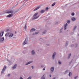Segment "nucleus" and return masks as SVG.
<instances>
[{"label":"nucleus","mask_w":79,"mask_h":79,"mask_svg":"<svg viewBox=\"0 0 79 79\" xmlns=\"http://www.w3.org/2000/svg\"><path fill=\"white\" fill-rule=\"evenodd\" d=\"M3 34L4 33L3 32H1L0 34V42H1V43H2V42L4 41V40H5L4 37H2L3 35Z\"/></svg>","instance_id":"obj_1"},{"label":"nucleus","mask_w":79,"mask_h":79,"mask_svg":"<svg viewBox=\"0 0 79 79\" xmlns=\"http://www.w3.org/2000/svg\"><path fill=\"white\" fill-rule=\"evenodd\" d=\"M28 40V38H26L25 39L24 42L23 43L24 45H26V44H27V42Z\"/></svg>","instance_id":"obj_2"},{"label":"nucleus","mask_w":79,"mask_h":79,"mask_svg":"<svg viewBox=\"0 0 79 79\" xmlns=\"http://www.w3.org/2000/svg\"><path fill=\"white\" fill-rule=\"evenodd\" d=\"M6 66H4L3 68L2 69V72H1V74H2V73H4V71H5V69H6Z\"/></svg>","instance_id":"obj_3"},{"label":"nucleus","mask_w":79,"mask_h":79,"mask_svg":"<svg viewBox=\"0 0 79 79\" xmlns=\"http://www.w3.org/2000/svg\"><path fill=\"white\" fill-rule=\"evenodd\" d=\"M13 13H11L10 14L6 16V18H10V17H12V16H13Z\"/></svg>","instance_id":"obj_4"},{"label":"nucleus","mask_w":79,"mask_h":79,"mask_svg":"<svg viewBox=\"0 0 79 79\" xmlns=\"http://www.w3.org/2000/svg\"><path fill=\"white\" fill-rule=\"evenodd\" d=\"M31 55H35V52L34 50H32L31 51Z\"/></svg>","instance_id":"obj_5"},{"label":"nucleus","mask_w":79,"mask_h":79,"mask_svg":"<svg viewBox=\"0 0 79 79\" xmlns=\"http://www.w3.org/2000/svg\"><path fill=\"white\" fill-rule=\"evenodd\" d=\"M6 13H7L8 14H10V13H13V11L10 10L9 11H7L6 12Z\"/></svg>","instance_id":"obj_6"},{"label":"nucleus","mask_w":79,"mask_h":79,"mask_svg":"<svg viewBox=\"0 0 79 79\" xmlns=\"http://www.w3.org/2000/svg\"><path fill=\"white\" fill-rule=\"evenodd\" d=\"M56 52H54L53 53V54L52 56L53 59H55V56L56 55Z\"/></svg>","instance_id":"obj_7"},{"label":"nucleus","mask_w":79,"mask_h":79,"mask_svg":"<svg viewBox=\"0 0 79 79\" xmlns=\"http://www.w3.org/2000/svg\"><path fill=\"white\" fill-rule=\"evenodd\" d=\"M14 35V34L13 33H11L10 34L9 36V37H12Z\"/></svg>","instance_id":"obj_8"},{"label":"nucleus","mask_w":79,"mask_h":79,"mask_svg":"<svg viewBox=\"0 0 79 79\" xmlns=\"http://www.w3.org/2000/svg\"><path fill=\"white\" fill-rule=\"evenodd\" d=\"M40 8V6H37L36 8H35L34 9V11H36V10H38V9H39Z\"/></svg>","instance_id":"obj_9"},{"label":"nucleus","mask_w":79,"mask_h":79,"mask_svg":"<svg viewBox=\"0 0 79 79\" xmlns=\"http://www.w3.org/2000/svg\"><path fill=\"white\" fill-rule=\"evenodd\" d=\"M39 15H38L37 16L33 18H32V20H33L34 19H37L38 18H39Z\"/></svg>","instance_id":"obj_10"},{"label":"nucleus","mask_w":79,"mask_h":79,"mask_svg":"<svg viewBox=\"0 0 79 79\" xmlns=\"http://www.w3.org/2000/svg\"><path fill=\"white\" fill-rule=\"evenodd\" d=\"M32 62H33L32 61L29 62H28L26 63L25 64V65H28V64H31V63H32Z\"/></svg>","instance_id":"obj_11"},{"label":"nucleus","mask_w":79,"mask_h":79,"mask_svg":"<svg viewBox=\"0 0 79 79\" xmlns=\"http://www.w3.org/2000/svg\"><path fill=\"white\" fill-rule=\"evenodd\" d=\"M68 26V24L66 23L64 25V30L66 29V27Z\"/></svg>","instance_id":"obj_12"},{"label":"nucleus","mask_w":79,"mask_h":79,"mask_svg":"<svg viewBox=\"0 0 79 79\" xmlns=\"http://www.w3.org/2000/svg\"><path fill=\"white\" fill-rule=\"evenodd\" d=\"M51 71L52 73L53 72V71H54V67H53L51 68Z\"/></svg>","instance_id":"obj_13"},{"label":"nucleus","mask_w":79,"mask_h":79,"mask_svg":"<svg viewBox=\"0 0 79 79\" xmlns=\"http://www.w3.org/2000/svg\"><path fill=\"white\" fill-rule=\"evenodd\" d=\"M17 66V64H15L14 65V66L12 67V69H16V67Z\"/></svg>","instance_id":"obj_14"},{"label":"nucleus","mask_w":79,"mask_h":79,"mask_svg":"<svg viewBox=\"0 0 79 79\" xmlns=\"http://www.w3.org/2000/svg\"><path fill=\"white\" fill-rule=\"evenodd\" d=\"M35 31V28H32L30 30V32H34Z\"/></svg>","instance_id":"obj_15"},{"label":"nucleus","mask_w":79,"mask_h":79,"mask_svg":"<svg viewBox=\"0 0 79 79\" xmlns=\"http://www.w3.org/2000/svg\"><path fill=\"white\" fill-rule=\"evenodd\" d=\"M71 19L73 21H75V20H76V18H75L74 17H72V18H71Z\"/></svg>","instance_id":"obj_16"},{"label":"nucleus","mask_w":79,"mask_h":79,"mask_svg":"<svg viewBox=\"0 0 79 79\" xmlns=\"http://www.w3.org/2000/svg\"><path fill=\"white\" fill-rule=\"evenodd\" d=\"M45 12V10H42L40 12V13H44Z\"/></svg>","instance_id":"obj_17"},{"label":"nucleus","mask_w":79,"mask_h":79,"mask_svg":"<svg viewBox=\"0 0 79 79\" xmlns=\"http://www.w3.org/2000/svg\"><path fill=\"white\" fill-rule=\"evenodd\" d=\"M26 27H27V23H26L25 25V26L24 27V29L25 30L26 29Z\"/></svg>","instance_id":"obj_18"},{"label":"nucleus","mask_w":79,"mask_h":79,"mask_svg":"<svg viewBox=\"0 0 79 79\" xmlns=\"http://www.w3.org/2000/svg\"><path fill=\"white\" fill-rule=\"evenodd\" d=\"M71 54L70 53L69 55V56H68V59H69L70 58V57H71Z\"/></svg>","instance_id":"obj_19"},{"label":"nucleus","mask_w":79,"mask_h":79,"mask_svg":"<svg viewBox=\"0 0 79 79\" xmlns=\"http://www.w3.org/2000/svg\"><path fill=\"white\" fill-rule=\"evenodd\" d=\"M44 76H45V74H44L43 76L42 77L41 79H45V78L44 77Z\"/></svg>","instance_id":"obj_20"},{"label":"nucleus","mask_w":79,"mask_h":79,"mask_svg":"<svg viewBox=\"0 0 79 79\" xmlns=\"http://www.w3.org/2000/svg\"><path fill=\"white\" fill-rule=\"evenodd\" d=\"M68 45V42L67 41L66 43L65 44V47H66L67 45Z\"/></svg>","instance_id":"obj_21"},{"label":"nucleus","mask_w":79,"mask_h":79,"mask_svg":"<svg viewBox=\"0 0 79 79\" xmlns=\"http://www.w3.org/2000/svg\"><path fill=\"white\" fill-rule=\"evenodd\" d=\"M38 15V13H36L34 15H33V17H34V16H37V15Z\"/></svg>","instance_id":"obj_22"},{"label":"nucleus","mask_w":79,"mask_h":79,"mask_svg":"<svg viewBox=\"0 0 79 79\" xmlns=\"http://www.w3.org/2000/svg\"><path fill=\"white\" fill-rule=\"evenodd\" d=\"M8 35H9V33H7L5 35L6 37H7V36H8Z\"/></svg>","instance_id":"obj_23"},{"label":"nucleus","mask_w":79,"mask_h":79,"mask_svg":"<svg viewBox=\"0 0 79 79\" xmlns=\"http://www.w3.org/2000/svg\"><path fill=\"white\" fill-rule=\"evenodd\" d=\"M46 32H47V31L46 30H45L44 31V32H43V34H45L46 33Z\"/></svg>","instance_id":"obj_24"},{"label":"nucleus","mask_w":79,"mask_h":79,"mask_svg":"<svg viewBox=\"0 0 79 79\" xmlns=\"http://www.w3.org/2000/svg\"><path fill=\"white\" fill-rule=\"evenodd\" d=\"M68 71H69V70H67L66 71H65V74H67V73H68Z\"/></svg>","instance_id":"obj_25"},{"label":"nucleus","mask_w":79,"mask_h":79,"mask_svg":"<svg viewBox=\"0 0 79 79\" xmlns=\"http://www.w3.org/2000/svg\"><path fill=\"white\" fill-rule=\"evenodd\" d=\"M58 63L59 64H61V62L60 61V60H59L58 61Z\"/></svg>","instance_id":"obj_26"},{"label":"nucleus","mask_w":79,"mask_h":79,"mask_svg":"<svg viewBox=\"0 0 79 79\" xmlns=\"http://www.w3.org/2000/svg\"><path fill=\"white\" fill-rule=\"evenodd\" d=\"M56 4V3L54 2L53 4H52V6H55V5Z\"/></svg>","instance_id":"obj_27"},{"label":"nucleus","mask_w":79,"mask_h":79,"mask_svg":"<svg viewBox=\"0 0 79 79\" xmlns=\"http://www.w3.org/2000/svg\"><path fill=\"white\" fill-rule=\"evenodd\" d=\"M72 74V73H71V72H69V76H71V75Z\"/></svg>","instance_id":"obj_28"},{"label":"nucleus","mask_w":79,"mask_h":79,"mask_svg":"<svg viewBox=\"0 0 79 79\" xmlns=\"http://www.w3.org/2000/svg\"><path fill=\"white\" fill-rule=\"evenodd\" d=\"M70 22H71V21L69 20H68L67 21L68 24H69V23H70Z\"/></svg>","instance_id":"obj_29"},{"label":"nucleus","mask_w":79,"mask_h":79,"mask_svg":"<svg viewBox=\"0 0 79 79\" xmlns=\"http://www.w3.org/2000/svg\"><path fill=\"white\" fill-rule=\"evenodd\" d=\"M76 27H77L76 26H75L74 27V28L73 29V31H74V30H75V29H76Z\"/></svg>","instance_id":"obj_30"},{"label":"nucleus","mask_w":79,"mask_h":79,"mask_svg":"<svg viewBox=\"0 0 79 79\" xmlns=\"http://www.w3.org/2000/svg\"><path fill=\"white\" fill-rule=\"evenodd\" d=\"M71 15H72V16H74V13L73 12L72 13Z\"/></svg>","instance_id":"obj_31"},{"label":"nucleus","mask_w":79,"mask_h":79,"mask_svg":"<svg viewBox=\"0 0 79 79\" xmlns=\"http://www.w3.org/2000/svg\"><path fill=\"white\" fill-rule=\"evenodd\" d=\"M48 10V7H46L45 9V10H46V11H47Z\"/></svg>","instance_id":"obj_32"},{"label":"nucleus","mask_w":79,"mask_h":79,"mask_svg":"<svg viewBox=\"0 0 79 79\" xmlns=\"http://www.w3.org/2000/svg\"><path fill=\"white\" fill-rule=\"evenodd\" d=\"M39 33V32H36L35 33V34H38Z\"/></svg>","instance_id":"obj_33"},{"label":"nucleus","mask_w":79,"mask_h":79,"mask_svg":"<svg viewBox=\"0 0 79 79\" xmlns=\"http://www.w3.org/2000/svg\"><path fill=\"white\" fill-rule=\"evenodd\" d=\"M10 31V30L9 29H7L6 30V32H9Z\"/></svg>","instance_id":"obj_34"},{"label":"nucleus","mask_w":79,"mask_h":79,"mask_svg":"<svg viewBox=\"0 0 79 79\" xmlns=\"http://www.w3.org/2000/svg\"><path fill=\"white\" fill-rule=\"evenodd\" d=\"M31 77H29L27 79H31Z\"/></svg>","instance_id":"obj_35"},{"label":"nucleus","mask_w":79,"mask_h":79,"mask_svg":"<svg viewBox=\"0 0 79 79\" xmlns=\"http://www.w3.org/2000/svg\"><path fill=\"white\" fill-rule=\"evenodd\" d=\"M46 68V67L45 66L44 68L43 69V71H45V68Z\"/></svg>","instance_id":"obj_36"},{"label":"nucleus","mask_w":79,"mask_h":79,"mask_svg":"<svg viewBox=\"0 0 79 79\" xmlns=\"http://www.w3.org/2000/svg\"><path fill=\"white\" fill-rule=\"evenodd\" d=\"M41 68H44V65H42L41 66Z\"/></svg>","instance_id":"obj_37"},{"label":"nucleus","mask_w":79,"mask_h":79,"mask_svg":"<svg viewBox=\"0 0 79 79\" xmlns=\"http://www.w3.org/2000/svg\"><path fill=\"white\" fill-rule=\"evenodd\" d=\"M77 78V76H75L74 77V79H76Z\"/></svg>","instance_id":"obj_38"},{"label":"nucleus","mask_w":79,"mask_h":79,"mask_svg":"<svg viewBox=\"0 0 79 79\" xmlns=\"http://www.w3.org/2000/svg\"><path fill=\"white\" fill-rule=\"evenodd\" d=\"M62 30H63V28H62L61 29H60V33H61V31H62Z\"/></svg>","instance_id":"obj_39"},{"label":"nucleus","mask_w":79,"mask_h":79,"mask_svg":"<svg viewBox=\"0 0 79 79\" xmlns=\"http://www.w3.org/2000/svg\"><path fill=\"white\" fill-rule=\"evenodd\" d=\"M35 35V33H33L32 34V35Z\"/></svg>","instance_id":"obj_40"},{"label":"nucleus","mask_w":79,"mask_h":79,"mask_svg":"<svg viewBox=\"0 0 79 79\" xmlns=\"http://www.w3.org/2000/svg\"><path fill=\"white\" fill-rule=\"evenodd\" d=\"M20 79H23V78L21 77H20Z\"/></svg>","instance_id":"obj_41"},{"label":"nucleus","mask_w":79,"mask_h":79,"mask_svg":"<svg viewBox=\"0 0 79 79\" xmlns=\"http://www.w3.org/2000/svg\"><path fill=\"white\" fill-rule=\"evenodd\" d=\"M71 46V47H74V44H72Z\"/></svg>","instance_id":"obj_42"},{"label":"nucleus","mask_w":79,"mask_h":79,"mask_svg":"<svg viewBox=\"0 0 79 79\" xmlns=\"http://www.w3.org/2000/svg\"><path fill=\"white\" fill-rule=\"evenodd\" d=\"M31 68H32V69H34V66H31Z\"/></svg>","instance_id":"obj_43"},{"label":"nucleus","mask_w":79,"mask_h":79,"mask_svg":"<svg viewBox=\"0 0 79 79\" xmlns=\"http://www.w3.org/2000/svg\"><path fill=\"white\" fill-rule=\"evenodd\" d=\"M27 0H25V1H23L22 2H25V1H27Z\"/></svg>","instance_id":"obj_44"},{"label":"nucleus","mask_w":79,"mask_h":79,"mask_svg":"<svg viewBox=\"0 0 79 79\" xmlns=\"http://www.w3.org/2000/svg\"><path fill=\"white\" fill-rule=\"evenodd\" d=\"M8 76H10V74H8Z\"/></svg>","instance_id":"obj_45"},{"label":"nucleus","mask_w":79,"mask_h":79,"mask_svg":"<svg viewBox=\"0 0 79 79\" xmlns=\"http://www.w3.org/2000/svg\"><path fill=\"white\" fill-rule=\"evenodd\" d=\"M18 5V3H17L16 4V6H17V5Z\"/></svg>","instance_id":"obj_46"},{"label":"nucleus","mask_w":79,"mask_h":79,"mask_svg":"<svg viewBox=\"0 0 79 79\" xmlns=\"http://www.w3.org/2000/svg\"><path fill=\"white\" fill-rule=\"evenodd\" d=\"M49 76H50V77H52V75H50Z\"/></svg>","instance_id":"obj_47"},{"label":"nucleus","mask_w":79,"mask_h":79,"mask_svg":"<svg viewBox=\"0 0 79 79\" xmlns=\"http://www.w3.org/2000/svg\"><path fill=\"white\" fill-rule=\"evenodd\" d=\"M15 34H16V32H15Z\"/></svg>","instance_id":"obj_48"},{"label":"nucleus","mask_w":79,"mask_h":79,"mask_svg":"<svg viewBox=\"0 0 79 79\" xmlns=\"http://www.w3.org/2000/svg\"><path fill=\"white\" fill-rule=\"evenodd\" d=\"M78 35V36H79V34Z\"/></svg>","instance_id":"obj_49"},{"label":"nucleus","mask_w":79,"mask_h":79,"mask_svg":"<svg viewBox=\"0 0 79 79\" xmlns=\"http://www.w3.org/2000/svg\"><path fill=\"white\" fill-rule=\"evenodd\" d=\"M67 5V4L66 5Z\"/></svg>","instance_id":"obj_50"}]
</instances>
